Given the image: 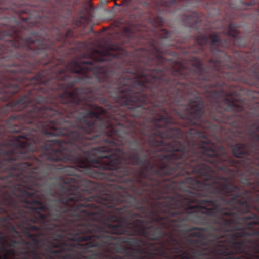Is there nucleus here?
<instances>
[{
	"label": "nucleus",
	"mask_w": 259,
	"mask_h": 259,
	"mask_svg": "<svg viewBox=\"0 0 259 259\" xmlns=\"http://www.w3.org/2000/svg\"><path fill=\"white\" fill-rule=\"evenodd\" d=\"M137 206L154 202V161H0V228L50 230L102 221L116 233ZM13 222V223L12 222Z\"/></svg>",
	"instance_id": "nucleus-1"
},
{
	"label": "nucleus",
	"mask_w": 259,
	"mask_h": 259,
	"mask_svg": "<svg viewBox=\"0 0 259 259\" xmlns=\"http://www.w3.org/2000/svg\"><path fill=\"white\" fill-rule=\"evenodd\" d=\"M167 45H168V46H173L174 44L172 43L169 42V43L167 44Z\"/></svg>",
	"instance_id": "nucleus-14"
},
{
	"label": "nucleus",
	"mask_w": 259,
	"mask_h": 259,
	"mask_svg": "<svg viewBox=\"0 0 259 259\" xmlns=\"http://www.w3.org/2000/svg\"><path fill=\"white\" fill-rule=\"evenodd\" d=\"M164 18L161 17H158L155 19V27H161L164 24Z\"/></svg>",
	"instance_id": "nucleus-9"
},
{
	"label": "nucleus",
	"mask_w": 259,
	"mask_h": 259,
	"mask_svg": "<svg viewBox=\"0 0 259 259\" xmlns=\"http://www.w3.org/2000/svg\"><path fill=\"white\" fill-rule=\"evenodd\" d=\"M198 22V17L196 16V13H192L186 16L184 18V23H186V26L189 27H193L196 25Z\"/></svg>",
	"instance_id": "nucleus-7"
},
{
	"label": "nucleus",
	"mask_w": 259,
	"mask_h": 259,
	"mask_svg": "<svg viewBox=\"0 0 259 259\" xmlns=\"http://www.w3.org/2000/svg\"><path fill=\"white\" fill-rule=\"evenodd\" d=\"M113 49V48L112 47L109 48L105 50L104 51L101 52V53H123V52H120L119 50H116L115 51H113L112 50ZM97 53H100L97 50L95 51Z\"/></svg>",
	"instance_id": "nucleus-11"
},
{
	"label": "nucleus",
	"mask_w": 259,
	"mask_h": 259,
	"mask_svg": "<svg viewBox=\"0 0 259 259\" xmlns=\"http://www.w3.org/2000/svg\"><path fill=\"white\" fill-rule=\"evenodd\" d=\"M175 32L169 31L166 29H161L158 36L160 38L161 40H167L169 41H174L175 40Z\"/></svg>",
	"instance_id": "nucleus-6"
},
{
	"label": "nucleus",
	"mask_w": 259,
	"mask_h": 259,
	"mask_svg": "<svg viewBox=\"0 0 259 259\" xmlns=\"http://www.w3.org/2000/svg\"><path fill=\"white\" fill-rule=\"evenodd\" d=\"M183 259H259V195H197Z\"/></svg>",
	"instance_id": "nucleus-3"
},
{
	"label": "nucleus",
	"mask_w": 259,
	"mask_h": 259,
	"mask_svg": "<svg viewBox=\"0 0 259 259\" xmlns=\"http://www.w3.org/2000/svg\"><path fill=\"white\" fill-rule=\"evenodd\" d=\"M1 253H8V254L14 256L15 255V250L13 248L8 249L6 248L5 251H1Z\"/></svg>",
	"instance_id": "nucleus-13"
},
{
	"label": "nucleus",
	"mask_w": 259,
	"mask_h": 259,
	"mask_svg": "<svg viewBox=\"0 0 259 259\" xmlns=\"http://www.w3.org/2000/svg\"><path fill=\"white\" fill-rule=\"evenodd\" d=\"M8 240V237L4 236L3 233L0 232V246H6V242Z\"/></svg>",
	"instance_id": "nucleus-10"
},
{
	"label": "nucleus",
	"mask_w": 259,
	"mask_h": 259,
	"mask_svg": "<svg viewBox=\"0 0 259 259\" xmlns=\"http://www.w3.org/2000/svg\"><path fill=\"white\" fill-rule=\"evenodd\" d=\"M123 32H124V35L130 40H132L135 36V34L132 30V28L130 26L124 27Z\"/></svg>",
	"instance_id": "nucleus-8"
},
{
	"label": "nucleus",
	"mask_w": 259,
	"mask_h": 259,
	"mask_svg": "<svg viewBox=\"0 0 259 259\" xmlns=\"http://www.w3.org/2000/svg\"><path fill=\"white\" fill-rule=\"evenodd\" d=\"M184 251L182 246V251L179 253L173 252L171 246L164 247L162 245L156 248L151 246V250L141 252L140 259H183L181 254Z\"/></svg>",
	"instance_id": "nucleus-5"
},
{
	"label": "nucleus",
	"mask_w": 259,
	"mask_h": 259,
	"mask_svg": "<svg viewBox=\"0 0 259 259\" xmlns=\"http://www.w3.org/2000/svg\"><path fill=\"white\" fill-rule=\"evenodd\" d=\"M128 203L140 214L128 213L127 221H110L114 225L126 228L124 233H114L109 230L102 221H94L75 225H63L52 229L38 230L27 223L21 222L19 227L21 232L30 239L26 241L11 223L6 228L13 238L9 246L15 248L22 246L26 251V245L32 246L34 250L44 251L47 248L55 250L89 252L107 251L111 253L126 254L134 259L144 251L151 249L153 245L158 248L160 245L171 246V197L166 198L163 203H150L146 206H137V201L128 196Z\"/></svg>",
	"instance_id": "nucleus-2"
},
{
	"label": "nucleus",
	"mask_w": 259,
	"mask_h": 259,
	"mask_svg": "<svg viewBox=\"0 0 259 259\" xmlns=\"http://www.w3.org/2000/svg\"><path fill=\"white\" fill-rule=\"evenodd\" d=\"M27 250L20 253L24 255L20 258L11 259H139L133 258L126 254L120 253H111L107 250H76L72 251L55 250L50 247L44 249V251L34 250L32 245H27Z\"/></svg>",
	"instance_id": "nucleus-4"
},
{
	"label": "nucleus",
	"mask_w": 259,
	"mask_h": 259,
	"mask_svg": "<svg viewBox=\"0 0 259 259\" xmlns=\"http://www.w3.org/2000/svg\"><path fill=\"white\" fill-rule=\"evenodd\" d=\"M6 250V246H0V251H5ZM11 255L8 254V253H4L2 256L1 255V253H0V259H11L9 256Z\"/></svg>",
	"instance_id": "nucleus-12"
}]
</instances>
